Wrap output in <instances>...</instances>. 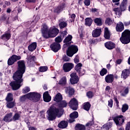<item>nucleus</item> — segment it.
Here are the masks:
<instances>
[{"label": "nucleus", "mask_w": 130, "mask_h": 130, "mask_svg": "<svg viewBox=\"0 0 130 130\" xmlns=\"http://www.w3.org/2000/svg\"><path fill=\"white\" fill-rule=\"evenodd\" d=\"M17 71L13 75V79L15 81H13L10 83L13 90H18L22 84L21 83L23 82V74L25 73L26 71V66L25 65L24 60H19L17 62Z\"/></svg>", "instance_id": "f257e3e1"}, {"label": "nucleus", "mask_w": 130, "mask_h": 130, "mask_svg": "<svg viewBox=\"0 0 130 130\" xmlns=\"http://www.w3.org/2000/svg\"><path fill=\"white\" fill-rule=\"evenodd\" d=\"M41 31L43 38L47 39L50 37H55L59 33V30L55 27L53 26L48 28L46 24L43 25Z\"/></svg>", "instance_id": "f03ea898"}, {"label": "nucleus", "mask_w": 130, "mask_h": 130, "mask_svg": "<svg viewBox=\"0 0 130 130\" xmlns=\"http://www.w3.org/2000/svg\"><path fill=\"white\" fill-rule=\"evenodd\" d=\"M48 119L49 120H54L56 118V116L60 117L62 115V110L56 108L53 106H51L50 109L47 111Z\"/></svg>", "instance_id": "7ed1b4c3"}, {"label": "nucleus", "mask_w": 130, "mask_h": 130, "mask_svg": "<svg viewBox=\"0 0 130 130\" xmlns=\"http://www.w3.org/2000/svg\"><path fill=\"white\" fill-rule=\"evenodd\" d=\"M120 41L123 44H127L130 43V31L128 30H125L121 35L120 38Z\"/></svg>", "instance_id": "20e7f679"}, {"label": "nucleus", "mask_w": 130, "mask_h": 130, "mask_svg": "<svg viewBox=\"0 0 130 130\" xmlns=\"http://www.w3.org/2000/svg\"><path fill=\"white\" fill-rule=\"evenodd\" d=\"M27 96H28V99L34 102H38L40 100V98L41 97V95L40 94L33 92H29L27 94Z\"/></svg>", "instance_id": "39448f33"}, {"label": "nucleus", "mask_w": 130, "mask_h": 130, "mask_svg": "<svg viewBox=\"0 0 130 130\" xmlns=\"http://www.w3.org/2000/svg\"><path fill=\"white\" fill-rule=\"evenodd\" d=\"M78 51H79L78 46L75 45H71L68 47V49L67 51V54L68 56L72 57L73 56L74 54H76Z\"/></svg>", "instance_id": "423d86ee"}, {"label": "nucleus", "mask_w": 130, "mask_h": 130, "mask_svg": "<svg viewBox=\"0 0 130 130\" xmlns=\"http://www.w3.org/2000/svg\"><path fill=\"white\" fill-rule=\"evenodd\" d=\"M113 119L117 126L122 125L123 122H124V118L122 115L114 117Z\"/></svg>", "instance_id": "0eeeda50"}, {"label": "nucleus", "mask_w": 130, "mask_h": 130, "mask_svg": "<svg viewBox=\"0 0 130 130\" xmlns=\"http://www.w3.org/2000/svg\"><path fill=\"white\" fill-rule=\"evenodd\" d=\"M21 59V56H17V55H13L8 60V66H13L17 60Z\"/></svg>", "instance_id": "6e6552de"}, {"label": "nucleus", "mask_w": 130, "mask_h": 130, "mask_svg": "<svg viewBox=\"0 0 130 130\" xmlns=\"http://www.w3.org/2000/svg\"><path fill=\"white\" fill-rule=\"evenodd\" d=\"M69 106L73 110H77L79 106L77 99L75 98L72 99L69 102Z\"/></svg>", "instance_id": "1a4fd4ad"}, {"label": "nucleus", "mask_w": 130, "mask_h": 130, "mask_svg": "<svg viewBox=\"0 0 130 130\" xmlns=\"http://www.w3.org/2000/svg\"><path fill=\"white\" fill-rule=\"evenodd\" d=\"M70 82L72 85L77 84L79 82V77L77 75V73H73L70 75Z\"/></svg>", "instance_id": "9d476101"}, {"label": "nucleus", "mask_w": 130, "mask_h": 130, "mask_svg": "<svg viewBox=\"0 0 130 130\" xmlns=\"http://www.w3.org/2000/svg\"><path fill=\"white\" fill-rule=\"evenodd\" d=\"M82 63H79L75 67V71L78 73L79 76H83V75H85V70H82Z\"/></svg>", "instance_id": "9b49d317"}, {"label": "nucleus", "mask_w": 130, "mask_h": 130, "mask_svg": "<svg viewBox=\"0 0 130 130\" xmlns=\"http://www.w3.org/2000/svg\"><path fill=\"white\" fill-rule=\"evenodd\" d=\"M74 68V64L72 63H65L63 65V70L66 73L70 72Z\"/></svg>", "instance_id": "f8f14e48"}, {"label": "nucleus", "mask_w": 130, "mask_h": 130, "mask_svg": "<svg viewBox=\"0 0 130 130\" xmlns=\"http://www.w3.org/2000/svg\"><path fill=\"white\" fill-rule=\"evenodd\" d=\"M27 64L28 66L30 67H32V65L35 63V60H36V57L34 56H27Z\"/></svg>", "instance_id": "ddd939ff"}, {"label": "nucleus", "mask_w": 130, "mask_h": 130, "mask_svg": "<svg viewBox=\"0 0 130 130\" xmlns=\"http://www.w3.org/2000/svg\"><path fill=\"white\" fill-rule=\"evenodd\" d=\"M50 48L54 52H57L60 49V44L58 43H54L51 45Z\"/></svg>", "instance_id": "4468645a"}, {"label": "nucleus", "mask_w": 130, "mask_h": 130, "mask_svg": "<svg viewBox=\"0 0 130 130\" xmlns=\"http://www.w3.org/2000/svg\"><path fill=\"white\" fill-rule=\"evenodd\" d=\"M105 81L108 84H111L114 80V76L112 74H109L105 77Z\"/></svg>", "instance_id": "2eb2a0df"}, {"label": "nucleus", "mask_w": 130, "mask_h": 130, "mask_svg": "<svg viewBox=\"0 0 130 130\" xmlns=\"http://www.w3.org/2000/svg\"><path fill=\"white\" fill-rule=\"evenodd\" d=\"M70 118L69 119L70 122H74L75 121V118H78L79 117V114L78 113V112L75 111L73 113H72L70 115Z\"/></svg>", "instance_id": "dca6fc26"}, {"label": "nucleus", "mask_w": 130, "mask_h": 130, "mask_svg": "<svg viewBox=\"0 0 130 130\" xmlns=\"http://www.w3.org/2000/svg\"><path fill=\"white\" fill-rule=\"evenodd\" d=\"M92 37H99L101 35V28H96L92 31Z\"/></svg>", "instance_id": "f3484780"}, {"label": "nucleus", "mask_w": 130, "mask_h": 130, "mask_svg": "<svg viewBox=\"0 0 130 130\" xmlns=\"http://www.w3.org/2000/svg\"><path fill=\"white\" fill-rule=\"evenodd\" d=\"M65 92L67 94H69L70 96L74 95L75 93V89L71 87H66L65 88Z\"/></svg>", "instance_id": "a211bd4d"}, {"label": "nucleus", "mask_w": 130, "mask_h": 130, "mask_svg": "<svg viewBox=\"0 0 130 130\" xmlns=\"http://www.w3.org/2000/svg\"><path fill=\"white\" fill-rule=\"evenodd\" d=\"M124 29L123 23L121 22H119L117 24L116 26V30L117 32H121Z\"/></svg>", "instance_id": "6ab92c4d"}, {"label": "nucleus", "mask_w": 130, "mask_h": 130, "mask_svg": "<svg viewBox=\"0 0 130 130\" xmlns=\"http://www.w3.org/2000/svg\"><path fill=\"white\" fill-rule=\"evenodd\" d=\"M105 46L107 49H113L115 47V44L112 42H108L105 43Z\"/></svg>", "instance_id": "aec40b11"}, {"label": "nucleus", "mask_w": 130, "mask_h": 130, "mask_svg": "<svg viewBox=\"0 0 130 130\" xmlns=\"http://www.w3.org/2000/svg\"><path fill=\"white\" fill-rule=\"evenodd\" d=\"M43 99L45 102H50L51 100V96L49 95V93H48V91H46L43 94Z\"/></svg>", "instance_id": "412c9836"}, {"label": "nucleus", "mask_w": 130, "mask_h": 130, "mask_svg": "<svg viewBox=\"0 0 130 130\" xmlns=\"http://www.w3.org/2000/svg\"><path fill=\"white\" fill-rule=\"evenodd\" d=\"M66 8V4L64 3H63L61 6H58L57 8H56L54 12V13H57V14H59L61 11L63 10L64 8Z\"/></svg>", "instance_id": "4be33fe9"}, {"label": "nucleus", "mask_w": 130, "mask_h": 130, "mask_svg": "<svg viewBox=\"0 0 130 130\" xmlns=\"http://www.w3.org/2000/svg\"><path fill=\"white\" fill-rule=\"evenodd\" d=\"M127 4V0H123L121 5H120V10H121V12L123 11H125L126 10Z\"/></svg>", "instance_id": "5701e85b"}, {"label": "nucleus", "mask_w": 130, "mask_h": 130, "mask_svg": "<svg viewBox=\"0 0 130 130\" xmlns=\"http://www.w3.org/2000/svg\"><path fill=\"white\" fill-rule=\"evenodd\" d=\"M12 116H13L12 113L7 114L4 117L3 120L4 121H6V122H10V121H12Z\"/></svg>", "instance_id": "b1692460"}, {"label": "nucleus", "mask_w": 130, "mask_h": 130, "mask_svg": "<svg viewBox=\"0 0 130 130\" xmlns=\"http://www.w3.org/2000/svg\"><path fill=\"white\" fill-rule=\"evenodd\" d=\"M129 75V70L125 69L123 70L122 72L121 78L125 80V79H126V78L128 77Z\"/></svg>", "instance_id": "393cba45"}, {"label": "nucleus", "mask_w": 130, "mask_h": 130, "mask_svg": "<svg viewBox=\"0 0 130 130\" xmlns=\"http://www.w3.org/2000/svg\"><path fill=\"white\" fill-rule=\"evenodd\" d=\"M37 47V43L34 42L28 46V50H29V51L32 52V51H34V50L36 49Z\"/></svg>", "instance_id": "a878e982"}, {"label": "nucleus", "mask_w": 130, "mask_h": 130, "mask_svg": "<svg viewBox=\"0 0 130 130\" xmlns=\"http://www.w3.org/2000/svg\"><path fill=\"white\" fill-rule=\"evenodd\" d=\"M11 38V34L9 32H6L1 37L4 41H8Z\"/></svg>", "instance_id": "bb28decb"}, {"label": "nucleus", "mask_w": 130, "mask_h": 130, "mask_svg": "<svg viewBox=\"0 0 130 130\" xmlns=\"http://www.w3.org/2000/svg\"><path fill=\"white\" fill-rule=\"evenodd\" d=\"M93 22V20L91 18H86L85 19V25L88 26V27H90L92 25V23Z\"/></svg>", "instance_id": "cd10ccee"}, {"label": "nucleus", "mask_w": 130, "mask_h": 130, "mask_svg": "<svg viewBox=\"0 0 130 130\" xmlns=\"http://www.w3.org/2000/svg\"><path fill=\"white\" fill-rule=\"evenodd\" d=\"M58 127L60 128H66L68 126V122L65 121H61L58 124Z\"/></svg>", "instance_id": "c85d7f7f"}, {"label": "nucleus", "mask_w": 130, "mask_h": 130, "mask_svg": "<svg viewBox=\"0 0 130 130\" xmlns=\"http://www.w3.org/2000/svg\"><path fill=\"white\" fill-rule=\"evenodd\" d=\"M111 126H112V122H109L107 123V124H104L102 127V129H106L108 130L109 128H111Z\"/></svg>", "instance_id": "c756f323"}, {"label": "nucleus", "mask_w": 130, "mask_h": 130, "mask_svg": "<svg viewBox=\"0 0 130 130\" xmlns=\"http://www.w3.org/2000/svg\"><path fill=\"white\" fill-rule=\"evenodd\" d=\"M104 37L106 39H109L110 38V31H109V29L107 27L105 28Z\"/></svg>", "instance_id": "7c9ffc66"}, {"label": "nucleus", "mask_w": 130, "mask_h": 130, "mask_svg": "<svg viewBox=\"0 0 130 130\" xmlns=\"http://www.w3.org/2000/svg\"><path fill=\"white\" fill-rule=\"evenodd\" d=\"M62 100V96L60 93H57L54 99V101L56 102H60Z\"/></svg>", "instance_id": "2f4dec72"}, {"label": "nucleus", "mask_w": 130, "mask_h": 130, "mask_svg": "<svg viewBox=\"0 0 130 130\" xmlns=\"http://www.w3.org/2000/svg\"><path fill=\"white\" fill-rule=\"evenodd\" d=\"M90 107L91 104H90V103L86 102L84 103L83 109H84V110H86V111H89V110H90Z\"/></svg>", "instance_id": "473e14b6"}, {"label": "nucleus", "mask_w": 130, "mask_h": 130, "mask_svg": "<svg viewBox=\"0 0 130 130\" xmlns=\"http://www.w3.org/2000/svg\"><path fill=\"white\" fill-rule=\"evenodd\" d=\"M94 23L97 26H102V19L100 18H96L94 19Z\"/></svg>", "instance_id": "72a5a7b5"}, {"label": "nucleus", "mask_w": 130, "mask_h": 130, "mask_svg": "<svg viewBox=\"0 0 130 130\" xmlns=\"http://www.w3.org/2000/svg\"><path fill=\"white\" fill-rule=\"evenodd\" d=\"M128 93V88L124 87L123 89L120 91V94L121 96H125Z\"/></svg>", "instance_id": "f704fd0d"}, {"label": "nucleus", "mask_w": 130, "mask_h": 130, "mask_svg": "<svg viewBox=\"0 0 130 130\" xmlns=\"http://www.w3.org/2000/svg\"><path fill=\"white\" fill-rule=\"evenodd\" d=\"M114 12H115V15H117V17H118L119 18V17H120V16H121V11L120 9V8H114L113 9Z\"/></svg>", "instance_id": "c9c22d12"}, {"label": "nucleus", "mask_w": 130, "mask_h": 130, "mask_svg": "<svg viewBox=\"0 0 130 130\" xmlns=\"http://www.w3.org/2000/svg\"><path fill=\"white\" fill-rule=\"evenodd\" d=\"M76 130H86V127L83 124H78L75 127Z\"/></svg>", "instance_id": "e433bc0d"}, {"label": "nucleus", "mask_w": 130, "mask_h": 130, "mask_svg": "<svg viewBox=\"0 0 130 130\" xmlns=\"http://www.w3.org/2000/svg\"><path fill=\"white\" fill-rule=\"evenodd\" d=\"M59 85H62V86L66 85L67 84V77H63L61 79L59 80L58 82Z\"/></svg>", "instance_id": "4c0bfd02"}, {"label": "nucleus", "mask_w": 130, "mask_h": 130, "mask_svg": "<svg viewBox=\"0 0 130 130\" xmlns=\"http://www.w3.org/2000/svg\"><path fill=\"white\" fill-rule=\"evenodd\" d=\"M13 94H12L11 93H9L6 99V101H7V102H9L13 101Z\"/></svg>", "instance_id": "58836bf2"}, {"label": "nucleus", "mask_w": 130, "mask_h": 130, "mask_svg": "<svg viewBox=\"0 0 130 130\" xmlns=\"http://www.w3.org/2000/svg\"><path fill=\"white\" fill-rule=\"evenodd\" d=\"M68 23L66 21H61L59 23V26L60 29H63V28H66V26H67Z\"/></svg>", "instance_id": "ea45409f"}, {"label": "nucleus", "mask_w": 130, "mask_h": 130, "mask_svg": "<svg viewBox=\"0 0 130 130\" xmlns=\"http://www.w3.org/2000/svg\"><path fill=\"white\" fill-rule=\"evenodd\" d=\"M105 23L107 25L110 26V25H112V24H113V20L110 19V18H107L105 21Z\"/></svg>", "instance_id": "a19ab883"}, {"label": "nucleus", "mask_w": 130, "mask_h": 130, "mask_svg": "<svg viewBox=\"0 0 130 130\" xmlns=\"http://www.w3.org/2000/svg\"><path fill=\"white\" fill-rule=\"evenodd\" d=\"M67 105L68 103L67 102H66V101H62L60 102L59 107L63 108V107H67Z\"/></svg>", "instance_id": "79ce46f5"}, {"label": "nucleus", "mask_w": 130, "mask_h": 130, "mask_svg": "<svg viewBox=\"0 0 130 130\" xmlns=\"http://www.w3.org/2000/svg\"><path fill=\"white\" fill-rule=\"evenodd\" d=\"M73 37L71 35L68 36L63 41L64 43H68L72 40Z\"/></svg>", "instance_id": "37998d69"}, {"label": "nucleus", "mask_w": 130, "mask_h": 130, "mask_svg": "<svg viewBox=\"0 0 130 130\" xmlns=\"http://www.w3.org/2000/svg\"><path fill=\"white\" fill-rule=\"evenodd\" d=\"M7 106L8 108H13L15 106V103L8 102L7 104Z\"/></svg>", "instance_id": "c03bdc74"}, {"label": "nucleus", "mask_w": 130, "mask_h": 130, "mask_svg": "<svg viewBox=\"0 0 130 130\" xmlns=\"http://www.w3.org/2000/svg\"><path fill=\"white\" fill-rule=\"evenodd\" d=\"M48 69V68H47V67H46V66L41 67L39 68V71L40 72H41V73H43L44 72H46Z\"/></svg>", "instance_id": "a18cd8bd"}, {"label": "nucleus", "mask_w": 130, "mask_h": 130, "mask_svg": "<svg viewBox=\"0 0 130 130\" xmlns=\"http://www.w3.org/2000/svg\"><path fill=\"white\" fill-rule=\"evenodd\" d=\"M28 92H30V87H29L28 86L24 87L22 89L23 94H26V93H28Z\"/></svg>", "instance_id": "49530a36"}, {"label": "nucleus", "mask_w": 130, "mask_h": 130, "mask_svg": "<svg viewBox=\"0 0 130 130\" xmlns=\"http://www.w3.org/2000/svg\"><path fill=\"white\" fill-rule=\"evenodd\" d=\"M101 76H104L107 74V70L105 68H103L100 72Z\"/></svg>", "instance_id": "de8ad7c7"}, {"label": "nucleus", "mask_w": 130, "mask_h": 130, "mask_svg": "<svg viewBox=\"0 0 130 130\" xmlns=\"http://www.w3.org/2000/svg\"><path fill=\"white\" fill-rule=\"evenodd\" d=\"M127 109H128V106L127 105L124 104L122 105V112H125V111H126Z\"/></svg>", "instance_id": "09e8293b"}, {"label": "nucleus", "mask_w": 130, "mask_h": 130, "mask_svg": "<svg viewBox=\"0 0 130 130\" xmlns=\"http://www.w3.org/2000/svg\"><path fill=\"white\" fill-rule=\"evenodd\" d=\"M27 98H28L27 94L24 95L20 97V101H21V102H24V101H26V99H27Z\"/></svg>", "instance_id": "8fccbe9b"}, {"label": "nucleus", "mask_w": 130, "mask_h": 130, "mask_svg": "<svg viewBox=\"0 0 130 130\" xmlns=\"http://www.w3.org/2000/svg\"><path fill=\"white\" fill-rule=\"evenodd\" d=\"M70 57L66 55H64L62 57V60L63 61H70Z\"/></svg>", "instance_id": "3c124183"}, {"label": "nucleus", "mask_w": 130, "mask_h": 130, "mask_svg": "<svg viewBox=\"0 0 130 130\" xmlns=\"http://www.w3.org/2000/svg\"><path fill=\"white\" fill-rule=\"evenodd\" d=\"M88 42L90 44H96V43H97V40L95 39H90Z\"/></svg>", "instance_id": "603ef678"}, {"label": "nucleus", "mask_w": 130, "mask_h": 130, "mask_svg": "<svg viewBox=\"0 0 130 130\" xmlns=\"http://www.w3.org/2000/svg\"><path fill=\"white\" fill-rule=\"evenodd\" d=\"M56 42H57V43H59L62 41V39H61V37H57L55 39Z\"/></svg>", "instance_id": "864d4df0"}, {"label": "nucleus", "mask_w": 130, "mask_h": 130, "mask_svg": "<svg viewBox=\"0 0 130 130\" xmlns=\"http://www.w3.org/2000/svg\"><path fill=\"white\" fill-rule=\"evenodd\" d=\"M20 118V115L18 113H16L13 117V119L14 120H18Z\"/></svg>", "instance_id": "5fc2aeb1"}, {"label": "nucleus", "mask_w": 130, "mask_h": 130, "mask_svg": "<svg viewBox=\"0 0 130 130\" xmlns=\"http://www.w3.org/2000/svg\"><path fill=\"white\" fill-rule=\"evenodd\" d=\"M86 95L88 98H92V97H93V92L88 91L87 92Z\"/></svg>", "instance_id": "6e6d98bb"}, {"label": "nucleus", "mask_w": 130, "mask_h": 130, "mask_svg": "<svg viewBox=\"0 0 130 130\" xmlns=\"http://www.w3.org/2000/svg\"><path fill=\"white\" fill-rule=\"evenodd\" d=\"M113 105V101H112V99H110L108 101V106H109V107H110L111 108L112 107Z\"/></svg>", "instance_id": "4d7b16f0"}, {"label": "nucleus", "mask_w": 130, "mask_h": 130, "mask_svg": "<svg viewBox=\"0 0 130 130\" xmlns=\"http://www.w3.org/2000/svg\"><path fill=\"white\" fill-rule=\"evenodd\" d=\"M32 25H33V22H32L31 21H28V22H27L26 23V26L28 28H31V27H32Z\"/></svg>", "instance_id": "13d9d810"}, {"label": "nucleus", "mask_w": 130, "mask_h": 130, "mask_svg": "<svg viewBox=\"0 0 130 130\" xmlns=\"http://www.w3.org/2000/svg\"><path fill=\"white\" fill-rule=\"evenodd\" d=\"M93 124H94V121L91 120V121H90L86 123V126H91V125H93Z\"/></svg>", "instance_id": "bf43d9fd"}, {"label": "nucleus", "mask_w": 130, "mask_h": 130, "mask_svg": "<svg viewBox=\"0 0 130 130\" xmlns=\"http://www.w3.org/2000/svg\"><path fill=\"white\" fill-rule=\"evenodd\" d=\"M84 5L87 7L90 6V0H84Z\"/></svg>", "instance_id": "052dcab7"}, {"label": "nucleus", "mask_w": 130, "mask_h": 130, "mask_svg": "<svg viewBox=\"0 0 130 130\" xmlns=\"http://www.w3.org/2000/svg\"><path fill=\"white\" fill-rule=\"evenodd\" d=\"M67 34H68V32L66 30H64L61 33V37L62 38H64V37L67 36Z\"/></svg>", "instance_id": "680f3d73"}, {"label": "nucleus", "mask_w": 130, "mask_h": 130, "mask_svg": "<svg viewBox=\"0 0 130 130\" xmlns=\"http://www.w3.org/2000/svg\"><path fill=\"white\" fill-rule=\"evenodd\" d=\"M79 56L77 55L76 56L75 58H74V62L75 63H78L79 62Z\"/></svg>", "instance_id": "e2e57ef3"}, {"label": "nucleus", "mask_w": 130, "mask_h": 130, "mask_svg": "<svg viewBox=\"0 0 130 130\" xmlns=\"http://www.w3.org/2000/svg\"><path fill=\"white\" fill-rule=\"evenodd\" d=\"M126 130H130V122L127 124Z\"/></svg>", "instance_id": "0e129e2a"}, {"label": "nucleus", "mask_w": 130, "mask_h": 130, "mask_svg": "<svg viewBox=\"0 0 130 130\" xmlns=\"http://www.w3.org/2000/svg\"><path fill=\"white\" fill-rule=\"evenodd\" d=\"M121 61H122L121 59H119L116 60V63L117 64H120V63H121Z\"/></svg>", "instance_id": "69168bd1"}, {"label": "nucleus", "mask_w": 130, "mask_h": 130, "mask_svg": "<svg viewBox=\"0 0 130 130\" xmlns=\"http://www.w3.org/2000/svg\"><path fill=\"white\" fill-rule=\"evenodd\" d=\"M26 3H35L36 0H26Z\"/></svg>", "instance_id": "338daca9"}, {"label": "nucleus", "mask_w": 130, "mask_h": 130, "mask_svg": "<svg viewBox=\"0 0 130 130\" xmlns=\"http://www.w3.org/2000/svg\"><path fill=\"white\" fill-rule=\"evenodd\" d=\"M29 130H36V128H35V127L34 126H30L28 128Z\"/></svg>", "instance_id": "774afa93"}]
</instances>
